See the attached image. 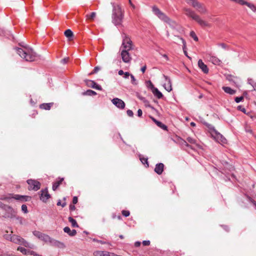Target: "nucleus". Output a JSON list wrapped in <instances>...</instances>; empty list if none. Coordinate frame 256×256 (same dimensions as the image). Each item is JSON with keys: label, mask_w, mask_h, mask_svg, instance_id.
Returning <instances> with one entry per match:
<instances>
[{"label": "nucleus", "mask_w": 256, "mask_h": 256, "mask_svg": "<svg viewBox=\"0 0 256 256\" xmlns=\"http://www.w3.org/2000/svg\"><path fill=\"white\" fill-rule=\"evenodd\" d=\"M78 198L76 196H74L73 198V200H72L73 204H76L78 202Z\"/></svg>", "instance_id": "obj_54"}, {"label": "nucleus", "mask_w": 256, "mask_h": 256, "mask_svg": "<svg viewBox=\"0 0 256 256\" xmlns=\"http://www.w3.org/2000/svg\"><path fill=\"white\" fill-rule=\"evenodd\" d=\"M141 244V242H136L135 243H134V246L136 247H138L140 246Z\"/></svg>", "instance_id": "obj_58"}, {"label": "nucleus", "mask_w": 256, "mask_h": 256, "mask_svg": "<svg viewBox=\"0 0 256 256\" xmlns=\"http://www.w3.org/2000/svg\"><path fill=\"white\" fill-rule=\"evenodd\" d=\"M64 231L68 234L70 236H74L76 234V231L75 230H72L68 226H66L64 228Z\"/></svg>", "instance_id": "obj_24"}, {"label": "nucleus", "mask_w": 256, "mask_h": 256, "mask_svg": "<svg viewBox=\"0 0 256 256\" xmlns=\"http://www.w3.org/2000/svg\"><path fill=\"white\" fill-rule=\"evenodd\" d=\"M151 118L152 120H153L154 122V123L160 128H162V129L164 130H167V126H166L165 124H163L162 122H159L158 120H157L156 119H155L154 118H152L151 117Z\"/></svg>", "instance_id": "obj_23"}, {"label": "nucleus", "mask_w": 256, "mask_h": 256, "mask_svg": "<svg viewBox=\"0 0 256 256\" xmlns=\"http://www.w3.org/2000/svg\"><path fill=\"white\" fill-rule=\"evenodd\" d=\"M96 16V12H92L90 14H86V20H88L90 21H92L94 19V18Z\"/></svg>", "instance_id": "obj_32"}, {"label": "nucleus", "mask_w": 256, "mask_h": 256, "mask_svg": "<svg viewBox=\"0 0 256 256\" xmlns=\"http://www.w3.org/2000/svg\"><path fill=\"white\" fill-rule=\"evenodd\" d=\"M12 198L22 202L29 201L31 200V197L30 196H21L19 194L14 195V196H13Z\"/></svg>", "instance_id": "obj_17"}, {"label": "nucleus", "mask_w": 256, "mask_h": 256, "mask_svg": "<svg viewBox=\"0 0 256 256\" xmlns=\"http://www.w3.org/2000/svg\"><path fill=\"white\" fill-rule=\"evenodd\" d=\"M210 60L214 64H220L221 63V60L215 56H212L210 58Z\"/></svg>", "instance_id": "obj_35"}, {"label": "nucleus", "mask_w": 256, "mask_h": 256, "mask_svg": "<svg viewBox=\"0 0 256 256\" xmlns=\"http://www.w3.org/2000/svg\"><path fill=\"white\" fill-rule=\"evenodd\" d=\"M17 54L23 59L28 62L34 61L38 56L34 50L29 47L24 46L22 48H16Z\"/></svg>", "instance_id": "obj_1"}, {"label": "nucleus", "mask_w": 256, "mask_h": 256, "mask_svg": "<svg viewBox=\"0 0 256 256\" xmlns=\"http://www.w3.org/2000/svg\"><path fill=\"white\" fill-rule=\"evenodd\" d=\"M82 94L87 96H95L96 94V92L92 90H88L82 92Z\"/></svg>", "instance_id": "obj_34"}, {"label": "nucleus", "mask_w": 256, "mask_h": 256, "mask_svg": "<svg viewBox=\"0 0 256 256\" xmlns=\"http://www.w3.org/2000/svg\"><path fill=\"white\" fill-rule=\"evenodd\" d=\"M142 244L144 246H149L150 244V240H144L142 242Z\"/></svg>", "instance_id": "obj_53"}, {"label": "nucleus", "mask_w": 256, "mask_h": 256, "mask_svg": "<svg viewBox=\"0 0 256 256\" xmlns=\"http://www.w3.org/2000/svg\"><path fill=\"white\" fill-rule=\"evenodd\" d=\"M41 195L40 196V199L44 202H46V200L50 198V195L48 193V190L47 188L42 190L40 191Z\"/></svg>", "instance_id": "obj_15"}, {"label": "nucleus", "mask_w": 256, "mask_h": 256, "mask_svg": "<svg viewBox=\"0 0 256 256\" xmlns=\"http://www.w3.org/2000/svg\"><path fill=\"white\" fill-rule=\"evenodd\" d=\"M85 82L86 86L88 87H90L98 90H102V87L100 86L97 84L94 80H86Z\"/></svg>", "instance_id": "obj_13"}, {"label": "nucleus", "mask_w": 256, "mask_h": 256, "mask_svg": "<svg viewBox=\"0 0 256 256\" xmlns=\"http://www.w3.org/2000/svg\"><path fill=\"white\" fill-rule=\"evenodd\" d=\"M165 78L166 80H167V82L164 84V87L168 92H170L172 90L171 82L170 80L168 78L167 76H165Z\"/></svg>", "instance_id": "obj_21"}, {"label": "nucleus", "mask_w": 256, "mask_h": 256, "mask_svg": "<svg viewBox=\"0 0 256 256\" xmlns=\"http://www.w3.org/2000/svg\"><path fill=\"white\" fill-rule=\"evenodd\" d=\"M10 242L16 244L22 245L25 247H28L32 248V247L30 246V244L28 242H26L22 238L18 235H12V238H10Z\"/></svg>", "instance_id": "obj_8"}, {"label": "nucleus", "mask_w": 256, "mask_h": 256, "mask_svg": "<svg viewBox=\"0 0 256 256\" xmlns=\"http://www.w3.org/2000/svg\"><path fill=\"white\" fill-rule=\"evenodd\" d=\"M142 110L139 109L138 110V116H142Z\"/></svg>", "instance_id": "obj_57"}, {"label": "nucleus", "mask_w": 256, "mask_h": 256, "mask_svg": "<svg viewBox=\"0 0 256 256\" xmlns=\"http://www.w3.org/2000/svg\"><path fill=\"white\" fill-rule=\"evenodd\" d=\"M222 88L224 91L225 92L228 94H234L236 92L235 90L232 89L230 87L223 86Z\"/></svg>", "instance_id": "obj_27"}, {"label": "nucleus", "mask_w": 256, "mask_h": 256, "mask_svg": "<svg viewBox=\"0 0 256 256\" xmlns=\"http://www.w3.org/2000/svg\"><path fill=\"white\" fill-rule=\"evenodd\" d=\"M10 194H9V196H4V195H3V196H2L0 197V199L1 200H8L10 198H12L10 197Z\"/></svg>", "instance_id": "obj_40"}, {"label": "nucleus", "mask_w": 256, "mask_h": 256, "mask_svg": "<svg viewBox=\"0 0 256 256\" xmlns=\"http://www.w3.org/2000/svg\"><path fill=\"white\" fill-rule=\"evenodd\" d=\"M22 210L25 213V214H26L28 213V208H27V206L26 205V204H22Z\"/></svg>", "instance_id": "obj_43"}, {"label": "nucleus", "mask_w": 256, "mask_h": 256, "mask_svg": "<svg viewBox=\"0 0 256 256\" xmlns=\"http://www.w3.org/2000/svg\"><path fill=\"white\" fill-rule=\"evenodd\" d=\"M126 112H127V114L129 116H132L134 115V113H133L132 111L130 110H128Z\"/></svg>", "instance_id": "obj_51"}, {"label": "nucleus", "mask_w": 256, "mask_h": 256, "mask_svg": "<svg viewBox=\"0 0 256 256\" xmlns=\"http://www.w3.org/2000/svg\"><path fill=\"white\" fill-rule=\"evenodd\" d=\"M69 222H70L72 224V226L74 228H78V225L76 222V221L74 220L70 216L68 218Z\"/></svg>", "instance_id": "obj_33"}, {"label": "nucleus", "mask_w": 256, "mask_h": 256, "mask_svg": "<svg viewBox=\"0 0 256 256\" xmlns=\"http://www.w3.org/2000/svg\"><path fill=\"white\" fill-rule=\"evenodd\" d=\"M64 178H60V180L53 184L52 185V190H56L58 187L60 186V184H62V182L64 181Z\"/></svg>", "instance_id": "obj_28"}, {"label": "nucleus", "mask_w": 256, "mask_h": 256, "mask_svg": "<svg viewBox=\"0 0 256 256\" xmlns=\"http://www.w3.org/2000/svg\"><path fill=\"white\" fill-rule=\"evenodd\" d=\"M70 210L72 211L74 210H76V206L74 204H70Z\"/></svg>", "instance_id": "obj_56"}, {"label": "nucleus", "mask_w": 256, "mask_h": 256, "mask_svg": "<svg viewBox=\"0 0 256 256\" xmlns=\"http://www.w3.org/2000/svg\"><path fill=\"white\" fill-rule=\"evenodd\" d=\"M190 36L192 38H193V39H194L195 41H196V42L198 41V36H196V33H195L194 31H192V32H190Z\"/></svg>", "instance_id": "obj_38"}, {"label": "nucleus", "mask_w": 256, "mask_h": 256, "mask_svg": "<svg viewBox=\"0 0 256 256\" xmlns=\"http://www.w3.org/2000/svg\"><path fill=\"white\" fill-rule=\"evenodd\" d=\"M32 233L34 236H36L39 239H40V237L42 234V233L41 232L37 231V230L34 231Z\"/></svg>", "instance_id": "obj_39"}, {"label": "nucleus", "mask_w": 256, "mask_h": 256, "mask_svg": "<svg viewBox=\"0 0 256 256\" xmlns=\"http://www.w3.org/2000/svg\"><path fill=\"white\" fill-rule=\"evenodd\" d=\"M210 133L212 138L218 143L224 144L226 143V138L220 133L218 132L215 129L210 128Z\"/></svg>", "instance_id": "obj_7"}, {"label": "nucleus", "mask_w": 256, "mask_h": 256, "mask_svg": "<svg viewBox=\"0 0 256 256\" xmlns=\"http://www.w3.org/2000/svg\"><path fill=\"white\" fill-rule=\"evenodd\" d=\"M122 42L121 46L122 50H126L130 51L132 49V42L130 38L125 34H123L122 35Z\"/></svg>", "instance_id": "obj_6"}, {"label": "nucleus", "mask_w": 256, "mask_h": 256, "mask_svg": "<svg viewBox=\"0 0 256 256\" xmlns=\"http://www.w3.org/2000/svg\"><path fill=\"white\" fill-rule=\"evenodd\" d=\"M0 208L5 210L8 212V214H6V217L8 218H14L16 216V212L12 208L9 206L4 204L0 201Z\"/></svg>", "instance_id": "obj_9"}, {"label": "nucleus", "mask_w": 256, "mask_h": 256, "mask_svg": "<svg viewBox=\"0 0 256 256\" xmlns=\"http://www.w3.org/2000/svg\"><path fill=\"white\" fill-rule=\"evenodd\" d=\"M176 38H177L178 42V41H180L183 44L182 48H183L184 52V54H186V56L188 58H189L187 55L186 51L185 50V48L186 47V42L185 40L182 38L178 37V36Z\"/></svg>", "instance_id": "obj_30"}, {"label": "nucleus", "mask_w": 256, "mask_h": 256, "mask_svg": "<svg viewBox=\"0 0 256 256\" xmlns=\"http://www.w3.org/2000/svg\"><path fill=\"white\" fill-rule=\"evenodd\" d=\"M69 60V58H65L61 60V62L63 64H66Z\"/></svg>", "instance_id": "obj_47"}, {"label": "nucleus", "mask_w": 256, "mask_h": 256, "mask_svg": "<svg viewBox=\"0 0 256 256\" xmlns=\"http://www.w3.org/2000/svg\"><path fill=\"white\" fill-rule=\"evenodd\" d=\"M164 164L162 163H159L156 165L154 172L158 174H160L164 171Z\"/></svg>", "instance_id": "obj_19"}, {"label": "nucleus", "mask_w": 256, "mask_h": 256, "mask_svg": "<svg viewBox=\"0 0 256 256\" xmlns=\"http://www.w3.org/2000/svg\"><path fill=\"white\" fill-rule=\"evenodd\" d=\"M4 256H16L14 254H6Z\"/></svg>", "instance_id": "obj_63"}, {"label": "nucleus", "mask_w": 256, "mask_h": 256, "mask_svg": "<svg viewBox=\"0 0 256 256\" xmlns=\"http://www.w3.org/2000/svg\"><path fill=\"white\" fill-rule=\"evenodd\" d=\"M118 74L120 75V76H122L123 74H124V72L122 70H120L118 72Z\"/></svg>", "instance_id": "obj_61"}, {"label": "nucleus", "mask_w": 256, "mask_h": 256, "mask_svg": "<svg viewBox=\"0 0 256 256\" xmlns=\"http://www.w3.org/2000/svg\"><path fill=\"white\" fill-rule=\"evenodd\" d=\"M100 70V68L99 66H96L94 70L90 74H93L95 73H96Z\"/></svg>", "instance_id": "obj_42"}, {"label": "nucleus", "mask_w": 256, "mask_h": 256, "mask_svg": "<svg viewBox=\"0 0 256 256\" xmlns=\"http://www.w3.org/2000/svg\"><path fill=\"white\" fill-rule=\"evenodd\" d=\"M124 16V11L121 6L116 4H112V22L115 26L121 25Z\"/></svg>", "instance_id": "obj_2"}, {"label": "nucleus", "mask_w": 256, "mask_h": 256, "mask_svg": "<svg viewBox=\"0 0 256 256\" xmlns=\"http://www.w3.org/2000/svg\"><path fill=\"white\" fill-rule=\"evenodd\" d=\"M146 65L144 66H142V68H141V71L144 73L146 70Z\"/></svg>", "instance_id": "obj_59"}, {"label": "nucleus", "mask_w": 256, "mask_h": 256, "mask_svg": "<svg viewBox=\"0 0 256 256\" xmlns=\"http://www.w3.org/2000/svg\"><path fill=\"white\" fill-rule=\"evenodd\" d=\"M4 236L5 239L10 241V238H12V236L11 234H6Z\"/></svg>", "instance_id": "obj_48"}, {"label": "nucleus", "mask_w": 256, "mask_h": 256, "mask_svg": "<svg viewBox=\"0 0 256 256\" xmlns=\"http://www.w3.org/2000/svg\"><path fill=\"white\" fill-rule=\"evenodd\" d=\"M57 206H61L62 208L66 206V202H64L62 204L61 203V202L60 200H59L58 202H57Z\"/></svg>", "instance_id": "obj_52"}, {"label": "nucleus", "mask_w": 256, "mask_h": 256, "mask_svg": "<svg viewBox=\"0 0 256 256\" xmlns=\"http://www.w3.org/2000/svg\"><path fill=\"white\" fill-rule=\"evenodd\" d=\"M150 84L152 91L153 94H154V96L159 99L162 98L163 96V95L162 94V92H160L157 88H155L154 86L153 85V84L150 82Z\"/></svg>", "instance_id": "obj_14"}, {"label": "nucleus", "mask_w": 256, "mask_h": 256, "mask_svg": "<svg viewBox=\"0 0 256 256\" xmlns=\"http://www.w3.org/2000/svg\"><path fill=\"white\" fill-rule=\"evenodd\" d=\"M245 130L247 132H249L250 134H252V130L251 129V128L250 127L246 126L245 128Z\"/></svg>", "instance_id": "obj_49"}, {"label": "nucleus", "mask_w": 256, "mask_h": 256, "mask_svg": "<svg viewBox=\"0 0 256 256\" xmlns=\"http://www.w3.org/2000/svg\"><path fill=\"white\" fill-rule=\"evenodd\" d=\"M131 74H130V72H125L124 73V78H128L129 76H130Z\"/></svg>", "instance_id": "obj_55"}, {"label": "nucleus", "mask_w": 256, "mask_h": 256, "mask_svg": "<svg viewBox=\"0 0 256 256\" xmlns=\"http://www.w3.org/2000/svg\"><path fill=\"white\" fill-rule=\"evenodd\" d=\"M40 240L46 242H50L51 238L48 235L42 234L40 238Z\"/></svg>", "instance_id": "obj_31"}, {"label": "nucleus", "mask_w": 256, "mask_h": 256, "mask_svg": "<svg viewBox=\"0 0 256 256\" xmlns=\"http://www.w3.org/2000/svg\"><path fill=\"white\" fill-rule=\"evenodd\" d=\"M140 159L141 162L143 164H146V165H147L146 166L147 167L148 166V158H146L142 157V156H140Z\"/></svg>", "instance_id": "obj_37"}, {"label": "nucleus", "mask_w": 256, "mask_h": 256, "mask_svg": "<svg viewBox=\"0 0 256 256\" xmlns=\"http://www.w3.org/2000/svg\"><path fill=\"white\" fill-rule=\"evenodd\" d=\"M112 104L119 108L123 109L125 107V103L118 98H114L112 100Z\"/></svg>", "instance_id": "obj_12"}, {"label": "nucleus", "mask_w": 256, "mask_h": 256, "mask_svg": "<svg viewBox=\"0 0 256 256\" xmlns=\"http://www.w3.org/2000/svg\"><path fill=\"white\" fill-rule=\"evenodd\" d=\"M235 78H236L234 76H228L227 77V79L229 81H233V82H234Z\"/></svg>", "instance_id": "obj_50"}, {"label": "nucleus", "mask_w": 256, "mask_h": 256, "mask_svg": "<svg viewBox=\"0 0 256 256\" xmlns=\"http://www.w3.org/2000/svg\"><path fill=\"white\" fill-rule=\"evenodd\" d=\"M122 213V214L126 217L128 216L130 214V212L128 210H123Z\"/></svg>", "instance_id": "obj_41"}, {"label": "nucleus", "mask_w": 256, "mask_h": 256, "mask_svg": "<svg viewBox=\"0 0 256 256\" xmlns=\"http://www.w3.org/2000/svg\"><path fill=\"white\" fill-rule=\"evenodd\" d=\"M198 66L204 74L208 72V68L206 64H205L202 60L198 61Z\"/></svg>", "instance_id": "obj_18"}, {"label": "nucleus", "mask_w": 256, "mask_h": 256, "mask_svg": "<svg viewBox=\"0 0 256 256\" xmlns=\"http://www.w3.org/2000/svg\"><path fill=\"white\" fill-rule=\"evenodd\" d=\"M188 142L191 144H196V140L192 138L191 137H188L186 138V141L184 142V144L186 146H190L189 144H188Z\"/></svg>", "instance_id": "obj_26"}, {"label": "nucleus", "mask_w": 256, "mask_h": 256, "mask_svg": "<svg viewBox=\"0 0 256 256\" xmlns=\"http://www.w3.org/2000/svg\"><path fill=\"white\" fill-rule=\"evenodd\" d=\"M190 126H196V124L194 122H190Z\"/></svg>", "instance_id": "obj_64"}, {"label": "nucleus", "mask_w": 256, "mask_h": 256, "mask_svg": "<svg viewBox=\"0 0 256 256\" xmlns=\"http://www.w3.org/2000/svg\"><path fill=\"white\" fill-rule=\"evenodd\" d=\"M129 51L122 50L120 56L122 61L125 63H130L132 60V57L128 52Z\"/></svg>", "instance_id": "obj_11"}, {"label": "nucleus", "mask_w": 256, "mask_h": 256, "mask_svg": "<svg viewBox=\"0 0 256 256\" xmlns=\"http://www.w3.org/2000/svg\"><path fill=\"white\" fill-rule=\"evenodd\" d=\"M94 256H110V252L106 251L96 250L94 252Z\"/></svg>", "instance_id": "obj_22"}, {"label": "nucleus", "mask_w": 256, "mask_h": 256, "mask_svg": "<svg viewBox=\"0 0 256 256\" xmlns=\"http://www.w3.org/2000/svg\"><path fill=\"white\" fill-rule=\"evenodd\" d=\"M52 246L57 247L60 248H64L66 247L64 244L60 242L58 240L51 239L50 242Z\"/></svg>", "instance_id": "obj_16"}, {"label": "nucleus", "mask_w": 256, "mask_h": 256, "mask_svg": "<svg viewBox=\"0 0 256 256\" xmlns=\"http://www.w3.org/2000/svg\"><path fill=\"white\" fill-rule=\"evenodd\" d=\"M238 110H239L243 112L244 114L246 113V109L242 106H238Z\"/></svg>", "instance_id": "obj_44"}, {"label": "nucleus", "mask_w": 256, "mask_h": 256, "mask_svg": "<svg viewBox=\"0 0 256 256\" xmlns=\"http://www.w3.org/2000/svg\"><path fill=\"white\" fill-rule=\"evenodd\" d=\"M130 76L132 79V83L134 84H136V80L134 76L132 74H131Z\"/></svg>", "instance_id": "obj_46"}, {"label": "nucleus", "mask_w": 256, "mask_h": 256, "mask_svg": "<svg viewBox=\"0 0 256 256\" xmlns=\"http://www.w3.org/2000/svg\"><path fill=\"white\" fill-rule=\"evenodd\" d=\"M53 103L42 104L40 106V108L42 110H50Z\"/></svg>", "instance_id": "obj_29"}, {"label": "nucleus", "mask_w": 256, "mask_h": 256, "mask_svg": "<svg viewBox=\"0 0 256 256\" xmlns=\"http://www.w3.org/2000/svg\"><path fill=\"white\" fill-rule=\"evenodd\" d=\"M152 11L160 20L168 23L170 26H176V22L171 20L164 13L161 12L158 7L154 6L152 8Z\"/></svg>", "instance_id": "obj_4"}, {"label": "nucleus", "mask_w": 256, "mask_h": 256, "mask_svg": "<svg viewBox=\"0 0 256 256\" xmlns=\"http://www.w3.org/2000/svg\"><path fill=\"white\" fill-rule=\"evenodd\" d=\"M244 99V96H242L240 97H236L235 98V102L237 103L240 102V101H242Z\"/></svg>", "instance_id": "obj_45"}, {"label": "nucleus", "mask_w": 256, "mask_h": 256, "mask_svg": "<svg viewBox=\"0 0 256 256\" xmlns=\"http://www.w3.org/2000/svg\"><path fill=\"white\" fill-rule=\"evenodd\" d=\"M27 183L29 185L28 187V190H34L36 191L40 188V184L37 180H27Z\"/></svg>", "instance_id": "obj_10"}, {"label": "nucleus", "mask_w": 256, "mask_h": 256, "mask_svg": "<svg viewBox=\"0 0 256 256\" xmlns=\"http://www.w3.org/2000/svg\"><path fill=\"white\" fill-rule=\"evenodd\" d=\"M17 250L20 252L24 255H30L31 254H34V251L27 250L22 247H18Z\"/></svg>", "instance_id": "obj_20"}, {"label": "nucleus", "mask_w": 256, "mask_h": 256, "mask_svg": "<svg viewBox=\"0 0 256 256\" xmlns=\"http://www.w3.org/2000/svg\"><path fill=\"white\" fill-rule=\"evenodd\" d=\"M184 10L186 16L191 18L192 20L196 22L202 28H210L212 25L208 22L202 20L200 17L197 14L194 10L189 8H184Z\"/></svg>", "instance_id": "obj_3"}, {"label": "nucleus", "mask_w": 256, "mask_h": 256, "mask_svg": "<svg viewBox=\"0 0 256 256\" xmlns=\"http://www.w3.org/2000/svg\"><path fill=\"white\" fill-rule=\"evenodd\" d=\"M244 4L246 5L253 12H255L256 10V8L253 4L244 1Z\"/></svg>", "instance_id": "obj_36"}, {"label": "nucleus", "mask_w": 256, "mask_h": 256, "mask_svg": "<svg viewBox=\"0 0 256 256\" xmlns=\"http://www.w3.org/2000/svg\"><path fill=\"white\" fill-rule=\"evenodd\" d=\"M219 45L223 48H226V45L224 43H221Z\"/></svg>", "instance_id": "obj_60"}, {"label": "nucleus", "mask_w": 256, "mask_h": 256, "mask_svg": "<svg viewBox=\"0 0 256 256\" xmlns=\"http://www.w3.org/2000/svg\"><path fill=\"white\" fill-rule=\"evenodd\" d=\"M64 34L69 40H72L74 37V34L70 29L66 30L64 32Z\"/></svg>", "instance_id": "obj_25"}, {"label": "nucleus", "mask_w": 256, "mask_h": 256, "mask_svg": "<svg viewBox=\"0 0 256 256\" xmlns=\"http://www.w3.org/2000/svg\"><path fill=\"white\" fill-rule=\"evenodd\" d=\"M30 255H34V256H42L41 255L36 254V252L34 251V254H31Z\"/></svg>", "instance_id": "obj_62"}, {"label": "nucleus", "mask_w": 256, "mask_h": 256, "mask_svg": "<svg viewBox=\"0 0 256 256\" xmlns=\"http://www.w3.org/2000/svg\"><path fill=\"white\" fill-rule=\"evenodd\" d=\"M186 3L196 8L198 12L201 14H205L207 12V10L204 5L197 0H186Z\"/></svg>", "instance_id": "obj_5"}]
</instances>
